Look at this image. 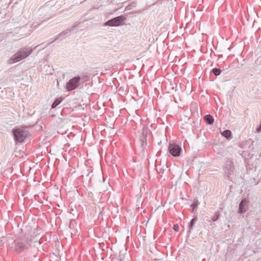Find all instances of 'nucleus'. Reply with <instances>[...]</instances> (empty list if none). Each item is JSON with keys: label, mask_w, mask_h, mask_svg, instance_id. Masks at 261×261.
Returning a JSON list of instances; mask_svg holds the SVG:
<instances>
[{"label": "nucleus", "mask_w": 261, "mask_h": 261, "mask_svg": "<svg viewBox=\"0 0 261 261\" xmlns=\"http://www.w3.org/2000/svg\"><path fill=\"white\" fill-rule=\"evenodd\" d=\"M249 208V201L246 198L243 199L239 204L238 213L240 214L245 213Z\"/></svg>", "instance_id": "nucleus-7"}, {"label": "nucleus", "mask_w": 261, "mask_h": 261, "mask_svg": "<svg viewBox=\"0 0 261 261\" xmlns=\"http://www.w3.org/2000/svg\"><path fill=\"white\" fill-rule=\"evenodd\" d=\"M196 220H197L196 218H194L189 222V223L188 224V227L190 230L192 229V228L195 224V222L196 221Z\"/></svg>", "instance_id": "nucleus-15"}, {"label": "nucleus", "mask_w": 261, "mask_h": 261, "mask_svg": "<svg viewBox=\"0 0 261 261\" xmlns=\"http://www.w3.org/2000/svg\"><path fill=\"white\" fill-rule=\"evenodd\" d=\"M147 130H145V129H144L143 130V132H142V137H143V139L142 140L143 141H144V139H146V135H147Z\"/></svg>", "instance_id": "nucleus-18"}, {"label": "nucleus", "mask_w": 261, "mask_h": 261, "mask_svg": "<svg viewBox=\"0 0 261 261\" xmlns=\"http://www.w3.org/2000/svg\"><path fill=\"white\" fill-rule=\"evenodd\" d=\"M198 202L197 200H196V201H194L193 203H192L191 205H190V206L191 207H192V210L193 211L194 209L198 205Z\"/></svg>", "instance_id": "nucleus-17"}, {"label": "nucleus", "mask_w": 261, "mask_h": 261, "mask_svg": "<svg viewBox=\"0 0 261 261\" xmlns=\"http://www.w3.org/2000/svg\"><path fill=\"white\" fill-rule=\"evenodd\" d=\"M256 131L257 132H261V122H260V124H259V125L256 127Z\"/></svg>", "instance_id": "nucleus-20"}, {"label": "nucleus", "mask_w": 261, "mask_h": 261, "mask_svg": "<svg viewBox=\"0 0 261 261\" xmlns=\"http://www.w3.org/2000/svg\"><path fill=\"white\" fill-rule=\"evenodd\" d=\"M219 216H220V213L219 212H216L214 215V216H213V217L212 218V220L214 222L217 221L219 218Z\"/></svg>", "instance_id": "nucleus-16"}, {"label": "nucleus", "mask_w": 261, "mask_h": 261, "mask_svg": "<svg viewBox=\"0 0 261 261\" xmlns=\"http://www.w3.org/2000/svg\"><path fill=\"white\" fill-rule=\"evenodd\" d=\"M222 136L225 137L228 140H230L232 138V134L230 130L226 129L222 132L221 133Z\"/></svg>", "instance_id": "nucleus-10"}, {"label": "nucleus", "mask_w": 261, "mask_h": 261, "mask_svg": "<svg viewBox=\"0 0 261 261\" xmlns=\"http://www.w3.org/2000/svg\"><path fill=\"white\" fill-rule=\"evenodd\" d=\"M13 134L16 141L23 142L29 136L28 131L22 128H16L13 130Z\"/></svg>", "instance_id": "nucleus-3"}, {"label": "nucleus", "mask_w": 261, "mask_h": 261, "mask_svg": "<svg viewBox=\"0 0 261 261\" xmlns=\"http://www.w3.org/2000/svg\"><path fill=\"white\" fill-rule=\"evenodd\" d=\"M212 72L216 76H218L220 74L221 70L219 68H215L212 69Z\"/></svg>", "instance_id": "nucleus-14"}, {"label": "nucleus", "mask_w": 261, "mask_h": 261, "mask_svg": "<svg viewBox=\"0 0 261 261\" xmlns=\"http://www.w3.org/2000/svg\"><path fill=\"white\" fill-rule=\"evenodd\" d=\"M173 229H174L175 231H177L178 230V225H177V224L174 225Z\"/></svg>", "instance_id": "nucleus-19"}, {"label": "nucleus", "mask_w": 261, "mask_h": 261, "mask_svg": "<svg viewBox=\"0 0 261 261\" xmlns=\"http://www.w3.org/2000/svg\"><path fill=\"white\" fill-rule=\"evenodd\" d=\"M224 172L227 177L232 173L233 170V163L231 161L228 160L226 161L224 165Z\"/></svg>", "instance_id": "nucleus-8"}, {"label": "nucleus", "mask_w": 261, "mask_h": 261, "mask_svg": "<svg viewBox=\"0 0 261 261\" xmlns=\"http://www.w3.org/2000/svg\"><path fill=\"white\" fill-rule=\"evenodd\" d=\"M169 151L173 156H178L181 151V147L175 143L170 144L169 146Z\"/></svg>", "instance_id": "nucleus-6"}, {"label": "nucleus", "mask_w": 261, "mask_h": 261, "mask_svg": "<svg viewBox=\"0 0 261 261\" xmlns=\"http://www.w3.org/2000/svg\"><path fill=\"white\" fill-rule=\"evenodd\" d=\"M204 120L208 124H212L214 122V119L211 115H206L204 116Z\"/></svg>", "instance_id": "nucleus-11"}, {"label": "nucleus", "mask_w": 261, "mask_h": 261, "mask_svg": "<svg viewBox=\"0 0 261 261\" xmlns=\"http://www.w3.org/2000/svg\"><path fill=\"white\" fill-rule=\"evenodd\" d=\"M72 31V30L71 29H67L62 32L60 33L59 35H58L55 39L51 42H54V41L59 40V39H63L65 38V36L66 34H67L68 33Z\"/></svg>", "instance_id": "nucleus-9"}, {"label": "nucleus", "mask_w": 261, "mask_h": 261, "mask_svg": "<svg viewBox=\"0 0 261 261\" xmlns=\"http://www.w3.org/2000/svg\"><path fill=\"white\" fill-rule=\"evenodd\" d=\"M81 77L79 76L70 79L66 84V89L70 91L76 89L79 85Z\"/></svg>", "instance_id": "nucleus-4"}, {"label": "nucleus", "mask_w": 261, "mask_h": 261, "mask_svg": "<svg viewBox=\"0 0 261 261\" xmlns=\"http://www.w3.org/2000/svg\"><path fill=\"white\" fill-rule=\"evenodd\" d=\"M61 102L62 99H56L51 105V108L54 109L56 108Z\"/></svg>", "instance_id": "nucleus-13"}, {"label": "nucleus", "mask_w": 261, "mask_h": 261, "mask_svg": "<svg viewBox=\"0 0 261 261\" xmlns=\"http://www.w3.org/2000/svg\"><path fill=\"white\" fill-rule=\"evenodd\" d=\"M125 18L122 16H117L109 20L104 23L105 26L117 27L121 25L122 22L124 21Z\"/></svg>", "instance_id": "nucleus-5"}, {"label": "nucleus", "mask_w": 261, "mask_h": 261, "mask_svg": "<svg viewBox=\"0 0 261 261\" xmlns=\"http://www.w3.org/2000/svg\"><path fill=\"white\" fill-rule=\"evenodd\" d=\"M38 25L35 24V27H34V28L33 30H35V29H36Z\"/></svg>", "instance_id": "nucleus-21"}, {"label": "nucleus", "mask_w": 261, "mask_h": 261, "mask_svg": "<svg viewBox=\"0 0 261 261\" xmlns=\"http://www.w3.org/2000/svg\"><path fill=\"white\" fill-rule=\"evenodd\" d=\"M38 238L36 234L30 235L25 233L24 236L17 238L10 245V248L18 253H20L28 249L33 243L38 241Z\"/></svg>", "instance_id": "nucleus-1"}, {"label": "nucleus", "mask_w": 261, "mask_h": 261, "mask_svg": "<svg viewBox=\"0 0 261 261\" xmlns=\"http://www.w3.org/2000/svg\"><path fill=\"white\" fill-rule=\"evenodd\" d=\"M38 46L34 47L33 49L30 47L20 48L18 51L11 57L8 60L9 64H13L21 61L29 57Z\"/></svg>", "instance_id": "nucleus-2"}, {"label": "nucleus", "mask_w": 261, "mask_h": 261, "mask_svg": "<svg viewBox=\"0 0 261 261\" xmlns=\"http://www.w3.org/2000/svg\"><path fill=\"white\" fill-rule=\"evenodd\" d=\"M127 93V88L126 87H121L118 90V94L121 96H123Z\"/></svg>", "instance_id": "nucleus-12"}]
</instances>
